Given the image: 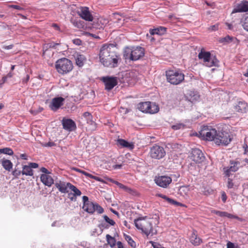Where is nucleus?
Here are the masks:
<instances>
[{
  "label": "nucleus",
  "instance_id": "1",
  "mask_svg": "<svg viewBox=\"0 0 248 248\" xmlns=\"http://www.w3.org/2000/svg\"><path fill=\"white\" fill-rule=\"evenodd\" d=\"M99 59L101 63L104 66L111 68L117 67L119 62L121 60L115 46L111 44H104L101 46Z\"/></svg>",
  "mask_w": 248,
  "mask_h": 248
},
{
  "label": "nucleus",
  "instance_id": "2",
  "mask_svg": "<svg viewBox=\"0 0 248 248\" xmlns=\"http://www.w3.org/2000/svg\"><path fill=\"white\" fill-rule=\"evenodd\" d=\"M154 219L147 217H139L134 219V223L136 228L145 234L147 236L153 235V221Z\"/></svg>",
  "mask_w": 248,
  "mask_h": 248
},
{
  "label": "nucleus",
  "instance_id": "3",
  "mask_svg": "<svg viewBox=\"0 0 248 248\" xmlns=\"http://www.w3.org/2000/svg\"><path fill=\"white\" fill-rule=\"evenodd\" d=\"M144 54V48L141 46L126 47L124 49V58L125 60L136 61L142 58Z\"/></svg>",
  "mask_w": 248,
  "mask_h": 248
},
{
  "label": "nucleus",
  "instance_id": "4",
  "mask_svg": "<svg viewBox=\"0 0 248 248\" xmlns=\"http://www.w3.org/2000/svg\"><path fill=\"white\" fill-rule=\"evenodd\" d=\"M167 81L172 85H178L185 79V75L180 69L168 70L166 71Z\"/></svg>",
  "mask_w": 248,
  "mask_h": 248
},
{
  "label": "nucleus",
  "instance_id": "5",
  "mask_svg": "<svg viewBox=\"0 0 248 248\" xmlns=\"http://www.w3.org/2000/svg\"><path fill=\"white\" fill-rule=\"evenodd\" d=\"M55 67L59 74L64 75L72 70L73 65L72 62L70 60L66 58H62L56 61Z\"/></svg>",
  "mask_w": 248,
  "mask_h": 248
},
{
  "label": "nucleus",
  "instance_id": "6",
  "mask_svg": "<svg viewBox=\"0 0 248 248\" xmlns=\"http://www.w3.org/2000/svg\"><path fill=\"white\" fill-rule=\"evenodd\" d=\"M217 130L211 126L204 125L201 128L198 134V136L203 140L214 141L215 143V138L217 134Z\"/></svg>",
  "mask_w": 248,
  "mask_h": 248
},
{
  "label": "nucleus",
  "instance_id": "7",
  "mask_svg": "<svg viewBox=\"0 0 248 248\" xmlns=\"http://www.w3.org/2000/svg\"><path fill=\"white\" fill-rule=\"evenodd\" d=\"M198 58L200 60H202L203 64L206 66L211 67L213 66H216L218 61L215 58L211 59V53L209 51H205L202 50L198 54Z\"/></svg>",
  "mask_w": 248,
  "mask_h": 248
},
{
  "label": "nucleus",
  "instance_id": "8",
  "mask_svg": "<svg viewBox=\"0 0 248 248\" xmlns=\"http://www.w3.org/2000/svg\"><path fill=\"white\" fill-rule=\"evenodd\" d=\"M138 108L143 112L153 114L157 112L159 110L158 105L150 102H140L138 104Z\"/></svg>",
  "mask_w": 248,
  "mask_h": 248
},
{
  "label": "nucleus",
  "instance_id": "9",
  "mask_svg": "<svg viewBox=\"0 0 248 248\" xmlns=\"http://www.w3.org/2000/svg\"><path fill=\"white\" fill-rule=\"evenodd\" d=\"M231 141L230 134L225 131H217L215 138V144L217 145H227Z\"/></svg>",
  "mask_w": 248,
  "mask_h": 248
},
{
  "label": "nucleus",
  "instance_id": "10",
  "mask_svg": "<svg viewBox=\"0 0 248 248\" xmlns=\"http://www.w3.org/2000/svg\"><path fill=\"white\" fill-rule=\"evenodd\" d=\"M150 154L152 158L160 159L165 156L166 152L163 147L157 145H155L151 148Z\"/></svg>",
  "mask_w": 248,
  "mask_h": 248
},
{
  "label": "nucleus",
  "instance_id": "11",
  "mask_svg": "<svg viewBox=\"0 0 248 248\" xmlns=\"http://www.w3.org/2000/svg\"><path fill=\"white\" fill-rule=\"evenodd\" d=\"M189 159L196 164H199L203 161L204 156L202 151L199 149H193L188 156Z\"/></svg>",
  "mask_w": 248,
  "mask_h": 248
},
{
  "label": "nucleus",
  "instance_id": "12",
  "mask_svg": "<svg viewBox=\"0 0 248 248\" xmlns=\"http://www.w3.org/2000/svg\"><path fill=\"white\" fill-rule=\"evenodd\" d=\"M155 181L157 186L163 188H167L171 183L172 179L168 176H158L155 177Z\"/></svg>",
  "mask_w": 248,
  "mask_h": 248
},
{
  "label": "nucleus",
  "instance_id": "13",
  "mask_svg": "<svg viewBox=\"0 0 248 248\" xmlns=\"http://www.w3.org/2000/svg\"><path fill=\"white\" fill-rule=\"evenodd\" d=\"M102 80L105 85V89L108 91L112 90L118 84V78L117 77H104Z\"/></svg>",
  "mask_w": 248,
  "mask_h": 248
},
{
  "label": "nucleus",
  "instance_id": "14",
  "mask_svg": "<svg viewBox=\"0 0 248 248\" xmlns=\"http://www.w3.org/2000/svg\"><path fill=\"white\" fill-rule=\"evenodd\" d=\"M230 164V167L223 168L224 173L227 177H229L232 172H235L238 170L240 162L238 161L231 160Z\"/></svg>",
  "mask_w": 248,
  "mask_h": 248
},
{
  "label": "nucleus",
  "instance_id": "15",
  "mask_svg": "<svg viewBox=\"0 0 248 248\" xmlns=\"http://www.w3.org/2000/svg\"><path fill=\"white\" fill-rule=\"evenodd\" d=\"M65 99L62 97L53 98L50 103L49 107L53 111H56L63 105Z\"/></svg>",
  "mask_w": 248,
  "mask_h": 248
},
{
  "label": "nucleus",
  "instance_id": "16",
  "mask_svg": "<svg viewBox=\"0 0 248 248\" xmlns=\"http://www.w3.org/2000/svg\"><path fill=\"white\" fill-rule=\"evenodd\" d=\"M78 14L80 17L86 21H92L93 19V17L87 7H81Z\"/></svg>",
  "mask_w": 248,
  "mask_h": 248
},
{
  "label": "nucleus",
  "instance_id": "17",
  "mask_svg": "<svg viewBox=\"0 0 248 248\" xmlns=\"http://www.w3.org/2000/svg\"><path fill=\"white\" fill-rule=\"evenodd\" d=\"M234 110L239 113H246L248 110V104L245 101H239L234 106Z\"/></svg>",
  "mask_w": 248,
  "mask_h": 248
},
{
  "label": "nucleus",
  "instance_id": "18",
  "mask_svg": "<svg viewBox=\"0 0 248 248\" xmlns=\"http://www.w3.org/2000/svg\"><path fill=\"white\" fill-rule=\"evenodd\" d=\"M62 124L63 128L69 131H72L76 128L74 121L70 119H63Z\"/></svg>",
  "mask_w": 248,
  "mask_h": 248
},
{
  "label": "nucleus",
  "instance_id": "19",
  "mask_svg": "<svg viewBox=\"0 0 248 248\" xmlns=\"http://www.w3.org/2000/svg\"><path fill=\"white\" fill-rule=\"evenodd\" d=\"M71 184L70 183L59 181L55 183V186L61 192L66 193L68 192L67 188H70Z\"/></svg>",
  "mask_w": 248,
  "mask_h": 248
},
{
  "label": "nucleus",
  "instance_id": "20",
  "mask_svg": "<svg viewBox=\"0 0 248 248\" xmlns=\"http://www.w3.org/2000/svg\"><path fill=\"white\" fill-rule=\"evenodd\" d=\"M190 243L195 246H198L202 243V239L198 236L197 232L193 230L189 237Z\"/></svg>",
  "mask_w": 248,
  "mask_h": 248
},
{
  "label": "nucleus",
  "instance_id": "21",
  "mask_svg": "<svg viewBox=\"0 0 248 248\" xmlns=\"http://www.w3.org/2000/svg\"><path fill=\"white\" fill-rule=\"evenodd\" d=\"M248 11V1H243L233 9L232 13L246 12Z\"/></svg>",
  "mask_w": 248,
  "mask_h": 248
},
{
  "label": "nucleus",
  "instance_id": "22",
  "mask_svg": "<svg viewBox=\"0 0 248 248\" xmlns=\"http://www.w3.org/2000/svg\"><path fill=\"white\" fill-rule=\"evenodd\" d=\"M51 174H42L40 176L41 182L45 186H51L54 183V180L52 178Z\"/></svg>",
  "mask_w": 248,
  "mask_h": 248
},
{
  "label": "nucleus",
  "instance_id": "23",
  "mask_svg": "<svg viewBox=\"0 0 248 248\" xmlns=\"http://www.w3.org/2000/svg\"><path fill=\"white\" fill-rule=\"evenodd\" d=\"M218 42L220 43L226 45L232 42L235 43L236 42H238V40L236 37H234L228 35L224 37L220 38L218 40Z\"/></svg>",
  "mask_w": 248,
  "mask_h": 248
},
{
  "label": "nucleus",
  "instance_id": "24",
  "mask_svg": "<svg viewBox=\"0 0 248 248\" xmlns=\"http://www.w3.org/2000/svg\"><path fill=\"white\" fill-rule=\"evenodd\" d=\"M71 169L74 171H76L77 172H80L83 174H84V175L90 178H92V179H93L96 181H99V182H102V179L99 177H97V176H93V175L92 174H90L84 170H82L79 169H78L77 168H76V167H72L71 168Z\"/></svg>",
  "mask_w": 248,
  "mask_h": 248
},
{
  "label": "nucleus",
  "instance_id": "25",
  "mask_svg": "<svg viewBox=\"0 0 248 248\" xmlns=\"http://www.w3.org/2000/svg\"><path fill=\"white\" fill-rule=\"evenodd\" d=\"M166 29H167L166 28L160 26L155 29H150L149 31V32L151 34V35H152L155 34L161 35L166 33Z\"/></svg>",
  "mask_w": 248,
  "mask_h": 248
},
{
  "label": "nucleus",
  "instance_id": "26",
  "mask_svg": "<svg viewBox=\"0 0 248 248\" xmlns=\"http://www.w3.org/2000/svg\"><path fill=\"white\" fill-rule=\"evenodd\" d=\"M95 203L93 202H90L88 203L83 204V209L90 214H93L95 212Z\"/></svg>",
  "mask_w": 248,
  "mask_h": 248
},
{
  "label": "nucleus",
  "instance_id": "27",
  "mask_svg": "<svg viewBox=\"0 0 248 248\" xmlns=\"http://www.w3.org/2000/svg\"><path fill=\"white\" fill-rule=\"evenodd\" d=\"M190 186H183L180 187L178 193L184 197H187L190 191Z\"/></svg>",
  "mask_w": 248,
  "mask_h": 248
},
{
  "label": "nucleus",
  "instance_id": "28",
  "mask_svg": "<svg viewBox=\"0 0 248 248\" xmlns=\"http://www.w3.org/2000/svg\"><path fill=\"white\" fill-rule=\"evenodd\" d=\"M0 163L3 166V167L6 170L10 171L13 167V163L12 162L8 159H2L0 160Z\"/></svg>",
  "mask_w": 248,
  "mask_h": 248
},
{
  "label": "nucleus",
  "instance_id": "29",
  "mask_svg": "<svg viewBox=\"0 0 248 248\" xmlns=\"http://www.w3.org/2000/svg\"><path fill=\"white\" fill-rule=\"evenodd\" d=\"M118 143L123 147L128 148L129 149H133L134 148V145L132 142H128L124 140L119 139L117 140Z\"/></svg>",
  "mask_w": 248,
  "mask_h": 248
},
{
  "label": "nucleus",
  "instance_id": "30",
  "mask_svg": "<svg viewBox=\"0 0 248 248\" xmlns=\"http://www.w3.org/2000/svg\"><path fill=\"white\" fill-rule=\"evenodd\" d=\"M22 174L26 176H32L33 170L29 165H25L22 168Z\"/></svg>",
  "mask_w": 248,
  "mask_h": 248
},
{
  "label": "nucleus",
  "instance_id": "31",
  "mask_svg": "<svg viewBox=\"0 0 248 248\" xmlns=\"http://www.w3.org/2000/svg\"><path fill=\"white\" fill-rule=\"evenodd\" d=\"M85 61L86 58L83 55H78L76 59V64L79 67L82 66Z\"/></svg>",
  "mask_w": 248,
  "mask_h": 248
},
{
  "label": "nucleus",
  "instance_id": "32",
  "mask_svg": "<svg viewBox=\"0 0 248 248\" xmlns=\"http://www.w3.org/2000/svg\"><path fill=\"white\" fill-rule=\"evenodd\" d=\"M73 24L75 27L78 29H83L84 27V23L80 20L75 19L73 21Z\"/></svg>",
  "mask_w": 248,
  "mask_h": 248
},
{
  "label": "nucleus",
  "instance_id": "33",
  "mask_svg": "<svg viewBox=\"0 0 248 248\" xmlns=\"http://www.w3.org/2000/svg\"><path fill=\"white\" fill-rule=\"evenodd\" d=\"M106 239L108 243L110 245L111 247H113L115 245L116 241L115 238L109 234L106 235Z\"/></svg>",
  "mask_w": 248,
  "mask_h": 248
},
{
  "label": "nucleus",
  "instance_id": "34",
  "mask_svg": "<svg viewBox=\"0 0 248 248\" xmlns=\"http://www.w3.org/2000/svg\"><path fill=\"white\" fill-rule=\"evenodd\" d=\"M125 239L127 241L128 244L132 247H136V243L132 239V237L128 235H124Z\"/></svg>",
  "mask_w": 248,
  "mask_h": 248
},
{
  "label": "nucleus",
  "instance_id": "35",
  "mask_svg": "<svg viewBox=\"0 0 248 248\" xmlns=\"http://www.w3.org/2000/svg\"><path fill=\"white\" fill-rule=\"evenodd\" d=\"M0 153L10 155H12L14 154V152L12 149L8 147L0 149Z\"/></svg>",
  "mask_w": 248,
  "mask_h": 248
},
{
  "label": "nucleus",
  "instance_id": "36",
  "mask_svg": "<svg viewBox=\"0 0 248 248\" xmlns=\"http://www.w3.org/2000/svg\"><path fill=\"white\" fill-rule=\"evenodd\" d=\"M69 189L74 192L73 194L74 195V196H80L81 194V191L78 189L75 186L72 184H71Z\"/></svg>",
  "mask_w": 248,
  "mask_h": 248
},
{
  "label": "nucleus",
  "instance_id": "37",
  "mask_svg": "<svg viewBox=\"0 0 248 248\" xmlns=\"http://www.w3.org/2000/svg\"><path fill=\"white\" fill-rule=\"evenodd\" d=\"M242 26L244 30L248 32V16L245 18L242 22Z\"/></svg>",
  "mask_w": 248,
  "mask_h": 248
},
{
  "label": "nucleus",
  "instance_id": "38",
  "mask_svg": "<svg viewBox=\"0 0 248 248\" xmlns=\"http://www.w3.org/2000/svg\"><path fill=\"white\" fill-rule=\"evenodd\" d=\"M167 202L171 204L178 205L180 206H184V205L182 203L177 202V201H174V200L170 199V198L167 199Z\"/></svg>",
  "mask_w": 248,
  "mask_h": 248
},
{
  "label": "nucleus",
  "instance_id": "39",
  "mask_svg": "<svg viewBox=\"0 0 248 248\" xmlns=\"http://www.w3.org/2000/svg\"><path fill=\"white\" fill-rule=\"evenodd\" d=\"M94 208L95 211L98 214H102L104 212V209L97 203H95Z\"/></svg>",
  "mask_w": 248,
  "mask_h": 248
},
{
  "label": "nucleus",
  "instance_id": "40",
  "mask_svg": "<svg viewBox=\"0 0 248 248\" xmlns=\"http://www.w3.org/2000/svg\"><path fill=\"white\" fill-rule=\"evenodd\" d=\"M103 217H104V219H105V220L107 223L109 224L110 225H111V226L115 225V222L113 220L110 219L107 216L104 215L103 216Z\"/></svg>",
  "mask_w": 248,
  "mask_h": 248
},
{
  "label": "nucleus",
  "instance_id": "41",
  "mask_svg": "<svg viewBox=\"0 0 248 248\" xmlns=\"http://www.w3.org/2000/svg\"><path fill=\"white\" fill-rule=\"evenodd\" d=\"M212 213L220 217H225V215L226 214V212L219 211L217 210H213Z\"/></svg>",
  "mask_w": 248,
  "mask_h": 248
},
{
  "label": "nucleus",
  "instance_id": "42",
  "mask_svg": "<svg viewBox=\"0 0 248 248\" xmlns=\"http://www.w3.org/2000/svg\"><path fill=\"white\" fill-rule=\"evenodd\" d=\"M227 248H240L238 245H235L233 243L228 241L227 244Z\"/></svg>",
  "mask_w": 248,
  "mask_h": 248
},
{
  "label": "nucleus",
  "instance_id": "43",
  "mask_svg": "<svg viewBox=\"0 0 248 248\" xmlns=\"http://www.w3.org/2000/svg\"><path fill=\"white\" fill-rule=\"evenodd\" d=\"M171 127L174 130H178L182 128H184V125L182 124H177L175 125H172Z\"/></svg>",
  "mask_w": 248,
  "mask_h": 248
},
{
  "label": "nucleus",
  "instance_id": "44",
  "mask_svg": "<svg viewBox=\"0 0 248 248\" xmlns=\"http://www.w3.org/2000/svg\"><path fill=\"white\" fill-rule=\"evenodd\" d=\"M22 173V171L15 169L12 172L15 177H18Z\"/></svg>",
  "mask_w": 248,
  "mask_h": 248
},
{
  "label": "nucleus",
  "instance_id": "45",
  "mask_svg": "<svg viewBox=\"0 0 248 248\" xmlns=\"http://www.w3.org/2000/svg\"><path fill=\"white\" fill-rule=\"evenodd\" d=\"M218 29V24H217L211 26L208 28V30L210 31H217Z\"/></svg>",
  "mask_w": 248,
  "mask_h": 248
},
{
  "label": "nucleus",
  "instance_id": "46",
  "mask_svg": "<svg viewBox=\"0 0 248 248\" xmlns=\"http://www.w3.org/2000/svg\"><path fill=\"white\" fill-rule=\"evenodd\" d=\"M9 8H14L15 9L19 10H23L24 8L19 5H9L8 6Z\"/></svg>",
  "mask_w": 248,
  "mask_h": 248
},
{
  "label": "nucleus",
  "instance_id": "47",
  "mask_svg": "<svg viewBox=\"0 0 248 248\" xmlns=\"http://www.w3.org/2000/svg\"><path fill=\"white\" fill-rule=\"evenodd\" d=\"M225 217H227L228 218H235V219H239V217L235 216V215H232L231 214H230V213H228L227 212H226V214L225 215Z\"/></svg>",
  "mask_w": 248,
  "mask_h": 248
},
{
  "label": "nucleus",
  "instance_id": "48",
  "mask_svg": "<svg viewBox=\"0 0 248 248\" xmlns=\"http://www.w3.org/2000/svg\"><path fill=\"white\" fill-rule=\"evenodd\" d=\"M233 186L232 180L231 178L228 179L227 187L228 188H232Z\"/></svg>",
  "mask_w": 248,
  "mask_h": 248
},
{
  "label": "nucleus",
  "instance_id": "49",
  "mask_svg": "<svg viewBox=\"0 0 248 248\" xmlns=\"http://www.w3.org/2000/svg\"><path fill=\"white\" fill-rule=\"evenodd\" d=\"M227 195L225 192L223 191L221 192V199L222 202L225 203L226 202L227 200Z\"/></svg>",
  "mask_w": 248,
  "mask_h": 248
},
{
  "label": "nucleus",
  "instance_id": "50",
  "mask_svg": "<svg viewBox=\"0 0 248 248\" xmlns=\"http://www.w3.org/2000/svg\"><path fill=\"white\" fill-rule=\"evenodd\" d=\"M40 171L43 173V174H51V172L47 170L46 168L45 167H42L40 169Z\"/></svg>",
  "mask_w": 248,
  "mask_h": 248
},
{
  "label": "nucleus",
  "instance_id": "51",
  "mask_svg": "<svg viewBox=\"0 0 248 248\" xmlns=\"http://www.w3.org/2000/svg\"><path fill=\"white\" fill-rule=\"evenodd\" d=\"M150 243L152 244V246L154 248H161V246L157 243L151 241Z\"/></svg>",
  "mask_w": 248,
  "mask_h": 248
},
{
  "label": "nucleus",
  "instance_id": "52",
  "mask_svg": "<svg viewBox=\"0 0 248 248\" xmlns=\"http://www.w3.org/2000/svg\"><path fill=\"white\" fill-rule=\"evenodd\" d=\"M122 189H123L124 191L127 192L129 193H131L133 191L131 188H130L126 186H124V188Z\"/></svg>",
  "mask_w": 248,
  "mask_h": 248
},
{
  "label": "nucleus",
  "instance_id": "53",
  "mask_svg": "<svg viewBox=\"0 0 248 248\" xmlns=\"http://www.w3.org/2000/svg\"><path fill=\"white\" fill-rule=\"evenodd\" d=\"M29 166L31 169L32 168H37L38 167V164L36 163H30Z\"/></svg>",
  "mask_w": 248,
  "mask_h": 248
},
{
  "label": "nucleus",
  "instance_id": "54",
  "mask_svg": "<svg viewBox=\"0 0 248 248\" xmlns=\"http://www.w3.org/2000/svg\"><path fill=\"white\" fill-rule=\"evenodd\" d=\"M30 79V76L29 75H27L26 77L22 79V83H26L28 82Z\"/></svg>",
  "mask_w": 248,
  "mask_h": 248
},
{
  "label": "nucleus",
  "instance_id": "55",
  "mask_svg": "<svg viewBox=\"0 0 248 248\" xmlns=\"http://www.w3.org/2000/svg\"><path fill=\"white\" fill-rule=\"evenodd\" d=\"M55 145V144L53 141L48 142L47 143H46L44 145L45 146H48V147H52V146H54Z\"/></svg>",
  "mask_w": 248,
  "mask_h": 248
},
{
  "label": "nucleus",
  "instance_id": "56",
  "mask_svg": "<svg viewBox=\"0 0 248 248\" xmlns=\"http://www.w3.org/2000/svg\"><path fill=\"white\" fill-rule=\"evenodd\" d=\"M76 196H74V195L72 193L68 194V197L71 201H76Z\"/></svg>",
  "mask_w": 248,
  "mask_h": 248
},
{
  "label": "nucleus",
  "instance_id": "57",
  "mask_svg": "<svg viewBox=\"0 0 248 248\" xmlns=\"http://www.w3.org/2000/svg\"><path fill=\"white\" fill-rule=\"evenodd\" d=\"M82 199L84 202L83 204L88 203V202H90V201H89L88 197L86 196H83Z\"/></svg>",
  "mask_w": 248,
  "mask_h": 248
},
{
  "label": "nucleus",
  "instance_id": "58",
  "mask_svg": "<svg viewBox=\"0 0 248 248\" xmlns=\"http://www.w3.org/2000/svg\"><path fill=\"white\" fill-rule=\"evenodd\" d=\"M243 148L244 149V154H247L248 152V146L247 144H244L243 145Z\"/></svg>",
  "mask_w": 248,
  "mask_h": 248
},
{
  "label": "nucleus",
  "instance_id": "59",
  "mask_svg": "<svg viewBox=\"0 0 248 248\" xmlns=\"http://www.w3.org/2000/svg\"><path fill=\"white\" fill-rule=\"evenodd\" d=\"M73 43L77 45H80L81 43V41L80 39H75L73 40Z\"/></svg>",
  "mask_w": 248,
  "mask_h": 248
},
{
  "label": "nucleus",
  "instance_id": "60",
  "mask_svg": "<svg viewBox=\"0 0 248 248\" xmlns=\"http://www.w3.org/2000/svg\"><path fill=\"white\" fill-rule=\"evenodd\" d=\"M83 116L84 117H91L92 116L91 114L90 113L88 112H85L83 113Z\"/></svg>",
  "mask_w": 248,
  "mask_h": 248
},
{
  "label": "nucleus",
  "instance_id": "61",
  "mask_svg": "<svg viewBox=\"0 0 248 248\" xmlns=\"http://www.w3.org/2000/svg\"><path fill=\"white\" fill-rule=\"evenodd\" d=\"M13 45H10L9 46H4L3 48L5 49H12L13 48Z\"/></svg>",
  "mask_w": 248,
  "mask_h": 248
},
{
  "label": "nucleus",
  "instance_id": "62",
  "mask_svg": "<svg viewBox=\"0 0 248 248\" xmlns=\"http://www.w3.org/2000/svg\"><path fill=\"white\" fill-rule=\"evenodd\" d=\"M20 156L23 159H24V160H27V156L26 154H21L20 155Z\"/></svg>",
  "mask_w": 248,
  "mask_h": 248
},
{
  "label": "nucleus",
  "instance_id": "63",
  "mask_svg": "<svg viewBox=\"0 0 248 248\" xmlns=\"http://www.w3.org/2000/svg\"><path fill=\"white\" fill-rule=\"evenodd\" d=\"M122 165H115L113 166L114 169H118L121 168Z\"/></svg>",
  "mask_w": 248,
  "mask_h": 248
},
{
  "label": "nucleus",
  "instance_id": "64",
  "mask_svg": "<svg viewBox=\"0 0 248 248\" xmlns=\"http://www.w3.org/2000/svg\"><path fill=\"white\" fill-rule=\"evenodd\" d=\"M117 246H118V248H124V246H123L122 243H121L120 241L117 242Z\"/></svg>",
  "mask_w": 248,
  "mask_h": 248
}]
</instances>
